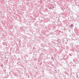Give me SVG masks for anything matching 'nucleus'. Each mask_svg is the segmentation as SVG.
Returning a JSON list of instances; mask_svg holds the SVG:
<instances>
[{"instance_id":"1","label":"nucleus","mask_w":79,"mask_h":79,"mask_svg":"<svg viewBox=\"0 0 79 79\" xmlns=\"http://www.w3.org/2000/svg\"><path fill=\"white\" fill-rule=\"evenodd\" d=\"M70 26H73V24H71V25H70Z\"/></svg>"},{"instance_id":"2","label":"nucleus","mask_w":79,"mask_h":79,"mask_svg":"<svg viewBox=\"0 0 79 79\" xmlns=\"http://www.w3.org/2000/svg\"><path fill=\"white\" fill-rule=\"evenodd\" d=\"M52 59H53V57H52Z\"/></svg>"}]
</instances>
